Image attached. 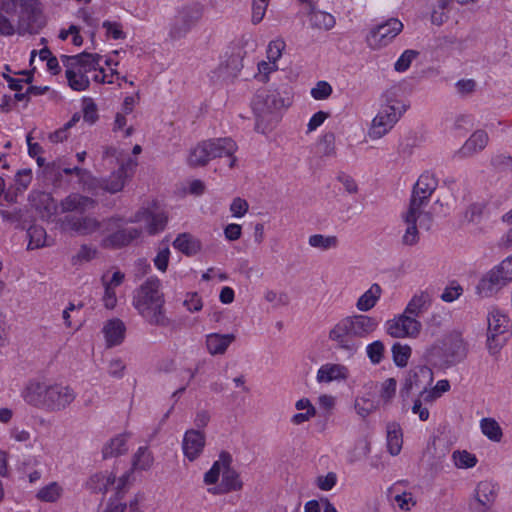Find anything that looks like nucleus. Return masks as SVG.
I'll return each mask as SVG.
<instances>
[{
  "label": "nucleus",
  "instance_id": "nucleus-54",
  "mask_svg": "<svg viewBox=\"0 0 512 512\" xmlns=\"http://www.w3.org/2000/svg\"><path fill=\"white\" fill-rule=\"evenodd\" d=\"M333 93L331 84L327 81L321 80L311 88L310 95L316 101L327 100Z\"/></svg>",
  "mask_w": 512,
  "mask_h": 512
},
{
  "label": "nucleus",
  "instance_id": "nucleus-64",
  "mask_svg": "<svg viewBox=\"0 0 512 512\" xmlns=\"http://www.w3.org/2000/svg\"><path fill=\"white\" fill-rule=\"evenodd\" d=\"M284 49L285 42L282 39L278 38L270 41L267 47V59L277 63L281 58Z\"/></svg>",
  "mask_w": 512,
  "mask_h": 512
},
{
  "label": "nucleus",
  "instance_id": "nucleus-6",
  "mask_svg": "<svg viewBox=\"0 0 512 512\" xmlns=\"http://www.w3.org/2000/svg\"><path fill=\"white\" fill-rule=\"evenodd\" d=\"M512 332V320L497 305H490L486 312V346L490 354H496L505 345Z\"/></svg>",
  "mask_w": 512,
  "mask_h": 512
},
{
  "label": "nucleus",
  "instance_id": "nucleus-14",
  "mask_svg": "<svg viewBox=\"0 0 512 512\" xmlns=\"http://www.w3.org/2000/svg\"><path fill=\"white\" fill-rule=\"evenodd\" d=\"M499 492L500 485L496 480L493 478H484L476 483L472 499L479 508L487 510L494 505Z\"/></svg>",
  "mask_w": 512,
  "mask_h": 512
},
{
  "label": "nucleus",
  "instance_id": "nucleus-17",
  "mask_svg": "<svg viewBox=\"0 0 512 512\" xmlns=\"http://www.w3.org/2000/svg\"><path fill=\"white\" fill-rule=\"evenodd\" d=\"M349 377L350 370L348 366L337 362H326L318 368L315 380L319 385H329L346 382Z\"/></svg>",
  "mask_w": 512,
  "mask_h": 512
},
{
  "label": "nucleus",
  "instance_id": "nucleus-56",
  "mask_svg": "<svg viewBox=\"0 0 512 512\" xmlns=\"http://www.w3.org/2000/svg\"><path fill=\"white\" fill-rule=\"evenodd\" d=\"M385 346L382 341L376 340L366 346V355L369 361L377 365L384 357Z\"/></svg>",
  "mask_w": 512,
  "mask_h": 512
},
{
  "label": "nucleus",
  "instance_id": "nucleus-2",
  "mask_svg": "<svg viewBox=\"0 0 512 512\" xmlns=\"http://www.w3.org/2000/svg\"><path fill=\"white\" fill-rule=\"evenodd\" d=\"M141 151L140 145H131L128 141L105 146L102 150L101 160L96 167L98 171H110V174L102 180L96 179L90 171L80 168L66 169L65 173L75 172L83 189L87 192L97 194L99 190H103L117 193L124 188L127 179L133 173L137 166L134 156L140 154Z\"/></svg>",
  "mask_w": 512,
  "mask_h": 512
},
{
  "label": "nucleus",
  "instance_id": "nucleus-13",
  "mask_svg": "<svg viewBox=\"0 0 512 512\" xmlns=\"http://www.w3.org/2000/svg\"><path fill=\"white\" fill-rule=\"evenodd\" d=\"M438 186L436 177L431 173H423L417 180L412 199L410 201V213L416 210L424 211V208Z\"/></svg>",
  "mask_w": 512,
  "mask_h": 512
},
{
  "label": "nucleus",
  "instance_id": "nucleus-48",
  "mask_svg": "<svg viewBox=\"0 0 512 512\" xmlns=\"http://www.w3.org/2000/svg\"><path fill=\"white\" fill-rule=\"evenodd\" d=\"M485 218V206L481 203L470 205L463 215V221L473 226H480L484 222Z\"/></svg>",
  "mask_w": 512,
  "mask_h": 512
},
{
  "label": "nucleus",
  "instance_id": "nucleus-62",
  "mask_svg": "<svg viewBox=\"0 0 512 512\" xmlns=\"http://www.w3.org/2000/svg\"><path fill=\"white\" fill-rule=\"evenodd\" d=\"M102 27L105 30V34L108 38L115 40L125 38L123 27L119 22L107 20L103 22Z\"/></svg>",
  "mask_w": 512,
  "mask_h": 512
},
{
  "label": "nucleus",
  "instance_id": "nucleus-20",
  "mask_svg": "<svg viewBox=\"0 0 512 512\" xmlns=\"http://www.w3.org/2000/svg\"><path fill=\"white\" fill-rule=\"evenodd\" d=\"M347 319L358 341L370 337L379 327V320L376 317L363 312L349 315Z\"/></svg>",
  "mask_w": 512,
  "mask_h": 512
},
{
  "label": "nucleus",
  "instance_id": "nucleus-25",
  "mask_svg": "<svg viewBox=\"0 0 512 512\" xmlns=\"http://www.w3.org/2000/svg\"><path fill=\"white\" fill-rule=\"evenodd\" d=\"M102 333L107 347L118 346L125 339L126 326L122 320L113 318L105 322Z\"/></svg>",
  "mask_w": 512,
  "mask_h": 512
},
{
  "label": "nucleus",
  "instance_id": "nucleus-50",
  "mask_svg": "<svg viewBox=\"0 0 512 512\" xmlns=\"http://www.w3.org/2000/svg\"><path fill=\"white\" fill-rule=\"evenodd\" d=\"M391 353L394 364L404 368L412 355V348L408 344L395 343L391 348Z\"/></svg>",
  "mask_w": 512,
  "mask_h": 512
},
{
  "label": "nucleus",
  "instance_id": "nucleus-51",
  "mask_svg": "<svg viewBox=\"0 0 512 512\" xmlns=\"http://www.w3.org/2000/svg\"><path fill=\"white\" fill-rule=\"evenodd\" d=\"M29 249H38L47 245V234L41 226L33 225L28 230Z\"/></svg>",
  "mask_w": 512,
  "mask_h": 512
},
{
  "label": "nucleus",
  "instance_id": "nucleus-60",
  "mask_svg": "<svg viewBox=\"0 0 512 512\" xmlns=\"http://www.w3.org/2000/svg\"><path fill=\"white\" fill-rule=\"evenodd\" d=\"M59 38L63 41L71 38L72 44L76 47H80L83 44L80 28L76 25H70L67 29H62L59 32Z\"/></svg>",
  "mask_w": 512,
  "mask_h": 512
},
{
  "label": "nucleus",
  "instance_id": "nucleus-59",
  "mask_svg": "<svg viewBox=\"0 0 512 512\" xmlns=\"http://www.w3.org/2000/svg\"><path fill=\"white\" fill-rule=\"evenodd\" d=\"M83 119L89 124H93L98 119L97 106L91 98H84L82 100Z\"/></svg>",
  "mask_w": 512,
  "mask_h": 512
},
{
  "label": "nucleus",
  "instance_id": "nucleus-10",
  "mask_svg": "<svg viewBox=\"0 0 512 512\" xmlns=\"http://www.w3.org/2000/svg\"><path fill=\"white\" fill-rule=\"evenodd\" d=\"M251 109L255 116V130L262 134L269 133L273 128L276 112L268 92L257 93L251 101Z\"/></svg>",
  "mask_w": 512,
  "mask_h": 512
},
{
  "label": "nucleus",
  "instance_id": "nucleus-19",
  "mask_svg": "<svg viewBox=\"0 0 512 512\" xmlns=\"http://www.w3.org/2000/svg\"><path fill=\"white\" fill-rule=\"evenodd\" d=\"M205 445L206 436L204 432L196 429H189L184 433L182 439V451L184 457L190 462H193L200 457L204 451Z\"/></svg>",
  "mask_w": 512,
  "mask_h": 512
},
{
  "label": "nucleus",
  "instance_id": "nucleus-21",
  "mask_svg": "<svg viewBox=\"0 0 512 512\" xmlns=\"http://www.w3.org/2000/svg\"><path fill=\"white\" fill-rule=\"evenodd\" d=\"M433 372L427 366H418L409 371L402 390L409 393L412 390H423L433 382Z\"/></svg>",
  "mask_w": 512,
  "mask_h": 512
},
{
  "label": "nucleus",
  "instance_id": "nucleus-41",
  "mask_svg": "<svg viewBox=\"0 0 512 512\" xmlns=\"http://www.w3.org/2000/svg\"><path fill=\"white\" fill-rule=\"evenodd\" d=\"M208 142L213 158L232 157L237 149L236 143L230 138L209 140Z\"/></svg>",
  "mask_w": 512,
  "mask_h": 512
},
{
  "label": "nucleus",
  "instance_id": "nucleus-33",
  "mask_svg": "<svg viewBox=\"0 0 512 512\" xmlns=\"http://www.w3.org/2000/svg\"><path fill=\"white\" fill-rule=\"evenodd\" d=\"M386 446L391 456L400 454L403 446V430L396 422L388 423L386 426Z\"/></svg>",
  "mask_w": 512,
  "mask_h": 512
},
{
  "label": "nucleus",
  "instance_id": "nucleus-46",
  "mask_svg": "<svg viewBox=\"0 0 512 512\" xmlns=\"http://www.w3.org/2000/svg\"><path fill=\"white\" fill-rule=\"evenodd\" d=\"M379 406V401L375 400L371 394L358 396L354 402L355 411L362 418L369 416L372 412L377 410Z\"/></svg>",
  "mask_w": 512,
  "mask_h": 512
},
{
  "label": "nucleus",
  "instance_id": "nucleus-29",
  "mask_svg": "<svg viewBox=\"0 0 512 512\" xmlns=\"http://www.w3.org/2000/svg\"><path fill=\"white\" fill-rule=\"evenodd\" d=\"M383 294V289L378 283H373L357 299L355 307L358 311L366 313L372 310Z\"/></svg>",
  "mask_w": 512,
  "mask_h": 512
},
{
  "label": "nucleus",
  "instance_id": "nucleus-36",
  "mask_svg": "<svg viewBox=\"0 0 512 512\" xmlns=\"http://www.w3.org/2000/svg\"><path fill=\"white\" fill-rule=\"evenodd\" d=\"M479 429L482 435L489 441L499 443L504 433L500 423L493 417H483L479 420Z\"/></svg>",
  "mask_w": 512,
  "mask_h": 512
},
{
  "label": "nucleus",
  "instance_id": "nucleus-4",
  "mask_svg": "<svg viewBox=\"0 0 512 512\" xmlns=\"http://www.w3.org/2000/svg\"><path fill=\"white\" fill-rule=\"evenodd\" d=\"M162 283L153 276L145 280L134 292L132 305L149 324L162 326L167 322L164 310L165 298Z\"/></svg>",
  "mask_w": 512,
  "mask_h": 512
},
{
  "label": "nucleus",
  "instance_id": "nucleus-11",
  "mask_svg": "<svg viewBox=\"0 0 512 512\" xmlns=\"http://www.w3.org/2000/svg\"><path fill=\"white\" fill-rule=\"evenodd\" d=\"M508 283L493 267L478 277L474 284V294L478 300L497 298Z\"/></svg>",
  "mask_w": 512,
  "mask_h": 512
},
{
  "label": "nucleus",
  "instance_id": "nucleus-26",
  "mask_svg": "<svg viewBox=\"0 0 512 512\" xmlns=\"http://www.w3.org/2000/svg\"><path fill=\"white\" fill-rule=\"evenodd\" d=\"M426 217L425 211L416 210L414 213H410V207L403 213L402 218L406 224V230L403 234L402 240L406 245H414L418 241V229L417 223L422 222V219Z\"/></svg>",
  "mask_w": 512,
  "mask_h": 512
},
{
  "label": "nucleus",
  "instance_id": "nucleus-18",
  "mask_svg": "<svg viewBox=\"0 0 512 512\" xmlns=\"http://www.w3.org/2000/svg\"><path fill=\"white\" fill-rule=\"evenodd\" d=\"M50 382L30 380L22 389L21 397L25 403L36 408L45 409Z\"/></svg>",
  "mask_w": 512,
  "mask_h": 512
},
{
  "label": "nucleus",
  "instance_id": "nucleus-40",
  "mask_svg": "<svg viewBox=\"0 0 512 512\" xmlns=\"http://www.w3.org/2000/svg\"><path fill=\"white\" fill-rule=\"evenodd\" d=\"M213 156L208 141L201 142L193 147L188 156V162L192 166H202L208 163Z\"/></svg>",
  "mask_w": 512,
  "mask_h": 512
},
{
  "label": "nucleus",
  "instance_id": "nucleus-55",
  "mask_svg": "<svg viewBox=\"0 0 512 512\" xmlns=\"http://www.w3.org/2000/svg\"><path fill=\"white\" fill-rule=\"evenodd\" d=\"M270 0H252L251 2V22L254 25L259 24L264 19Z\"/></svg>",
  "mask_w": 512,
  "mask_h": 512
},
{
  "label": "nucleus",
  "instance_id": "nucleus-16",
  "mask_svg": "<svg viewBox=\"0 0 512 512\" xmlns=\"http://www.w3.org/2000/svg\"><path fill=\"white\" fill-rule=\"evenodd\" d=\"M125 279L120 270L107 271L102 275L101 282L104 289L102 302L105 308L112 310L117 305V292Z\"/></svg>",
  "mask_w": 512,
  "mask_h": 512
},
{
  "label": "nucleus",
  "instance_id": "nucleus-38",
  "mask_svg": "<svg viewBox=\"0 0 512 512\" xmlns=\"http://www.w3.org/2000/svg\"><path fill=\"white\" fill-rule=\"evenodd\" d=\"M308 19L313 28L322 31L331 30L336 24V19L332 14L315 8L311 9Z\"/></svg>",
  "mask_w": 512,
  "mask_h": 512
},
{
  "label": "nucleus",
  "instance_id": "nucleus-53",
  "mask_svg": "<svg viewBox=\"0 0 512 512\" xmlns=\"http://www.w3.org/2000/svg\"><path fill=\"white\" fill-rule=\"evenodd\" d=\"M397 382L394 378L385 379L381 385L379 390V398L378 401L381 404L389 403L396 394Z\"/></svg>",
  "mask_w": 512,
  "mask_h": 512
},
{
  "label": "nucleus",
  "instance_id": "nucleus-34",
  "mask_svg": "<svg viewBox=\"0 0 512 512\" xmlns=\"http://www.w3.org/2000/svg\"><path fill=\"white\" fill-rule=\"evenodd\" d=\"M129 433H121L108 440L103 448L102 454L104 458H112L122 455L128 451Z\"/></svg>",
  "mask_w": 512,
  "mask_h": 512
},
{
  "label": "nucleus",
  "instance_id": "nucleus-22",
  "mask_svg": "<svg viewBox=\"0 0 512 512\" xmlns=\"http://www.w3.org/2000/svg\"><path fill=\"white\" fill-rule=\"evenodd\" d=\"M296 412L291 415L289 422L293 426H301L310 422L318 415L316 405L308 397H300L294 403Z\"/></svg>",
  "mask_w": 512,
  "mask_h": 512
},
{
  "label": "nucleus",
  "instance_id": "nucleus-63",
  "mask_svg": "<svg viewBox=\"0 0 512 512\" xmlns=\"http://www.w3.org/2000/svg\"><path fill=\"white\" fill-rule=\"evenodd\" d=\"M248 209H249L248 202L245 199L240 198V197L234 198L229 207V211H230L232 217L237 218V219L243 218L247 214Z\"/></svg>",
  "mask_w": 512,
  "mask_h": 512
},
{
  "label": "nucleus",
  "instance_id": "nucleus-37",
  "mask_svg": "<svg viewBox=\"0 0 512 512\" xmlns=\"http://www.w3.org/2000/svg\"><path fill=\"white\" fill-rule=\"evenodd\" d=\"M63 494V486L59 482L52 481L37 490L36 498L41 502L55 503L62 498Z\"/></svg>",
  "mask_w": 512,
  "mask_h": 512
},
{
  "label": "nucleus",
  "instance_id": "nucleus-7",
  "mask_svg": "<svg viewBox=\"0 0 512 512\" xmlns=\"http://www.w3.org/2000/svg\"><path fill=\"white\" fill-rule=\"evenodd\" d=\"M100 55L83 53L77 56L64 57L66 78L69 86L75 91H84L89 86L88 73L96 70L99 65Z\"/></svg>",
  "mask_w": 512,
  "mask_h": 512
},
{
  "label": "nucleus",
  "instance_id": "nucleus-28",
  "mask_svg": "<svg viewBox=\"0 0 512 512\" xmlns=\"http://www.w3.org/2000/svg\"><path fill=\"white\" fill-rule=\"evenodd\" d=\"M387 495L390 501L401 511L409 512L417 504L414 494L410 491H401L397 484H393L387 489Z\"/></svg>",
  "mask_w": 512,
  "mask_h": 512
},
{
  "label": "nucleus",
  "instance_id": "nucleus-57",
  "mask_svg": "<svg viewBox=\"0 0 512 512\" xmlns=\"http://www.w3.org/2000/svg\"><path fill=\"white\" fill-rule=\"evenodd\" d=\"M337 399L329 393H321L316 398L317 410L323 414H330L336 407Z\"/></svg>",
  "mask_w": 512,
  "mask_h": 512
},
{
  "label": "nucleus",
  "instance_id": "nucleus-24",
  "mask_svg": "<svg viewBox=\"0 0 512 512\" xmlns=\"http://www.w3.org/2000/svg\"><path fill=\"white\" fill-rule=\"evenodd\" d=\"M173 248L187 257H193L202 251V241L191 233H180L172 242Z\"/></svg>",
  "mask_w": 512,
  "mask_h": 512
},
{
  "label": "nucleus",
  "instance_id": "nucleus-44",
  "mask_svg": "<svg viewBox=\"0 0 512 512\" xmlns=\"http://www.w3.org/2000/svg\"><path fill=\"white\" fill-rule=\"evenodd\" d=\"M271 105L274 107L275 112L289 108L293 103V95L290 88L281 90H274L268 92Z\"/></svg>",
  "mask_w": 512,
  "mask_h": 512
},
{
  "label": "nucleus",
  "instance_id": "nucleus-43",
  "mask_svg": "<svg viewBox=\"0 0 512 512\" xmlns=\"http://www.w3.org/2000/svg\"><path fill=\"white\" fill-rule=\"evenodd\" d=\"M129 115L123 112H117L112 126V131L116 137L128 139L135 133V127L129 122Z\"/></svg>",
  "mask_w": 512,
  "mask_h": 512
},
{
  "label": "nucleus",
  "instance_id": "nucleus-9",
  "mask_svg": "<svg viewBox=\"0 0 512 512\" xmlns=\"http://www.w3.org/2000/svg\"><path fill=\"white\" fill-rule=\"evenodd\" d=\"M403 27V23L398 18H389L374 25L366 37L368 46L372 49L388 46L402 32Z\"/></svg>",
  "mask_w": 512,
  "mask_h": 512
},
{
  "label": "nucleus",
  "instance_id": "nucleus-1",
  "mask_svg": "<svg viewBox=\"0 0 512 512\" xmlns=\"http://www.w3.org/2000/svg\"><path fill=\"white\" fill-rule=\"evenodd\" d=\"M66 227L81 234L93 233L103 230L110 233L103 239L107 247H122L143 235H156L162 232L168 223L167 213L161 209L157 202L151 201L141 206L129 219L110 218L103 224L95 219L85 217L77 220L66 219Z\"/></svg>",
  "mask_w": 512,
  "mask_h": 512
},
{
  "label": "nucleus",
  "instance_id": "nucleus-23",
  "mask_svg": "<svg viewBox=\"0 0 512 512\" xmlns=\"http://www.w3.org/2000/svg\"><path fill=\"white\" fill-rule=\"evenodd\" d=\"M234 341L235 335L232 333H209L205 336V348L212 356L223 355Z\"/></svg>",
  "mask_w": 512,
  "mask_h": 512
},
{
  "label": "nucleus",
  "instance_id": "nucleus-12",
  "mask_svg": "<svg viewBox=\"0 0 512 512\" xmlns=\"http://www.w3.org/2000/svg\"><path fill=\"white\" fill-rule=\"evenodd\" d=\"M328 338L338 349L351 354L355 353L361 346V341L356 339L347 316L332 326Z\"/></svg>",
  "mask_w": 512,
  "mask_h": 512
},
{
  "label": "nucleus",
  "instance_id": "nucleus-30",
  "mask_svg": "<svg viewBox=\"0 0 512 512\" xmlns=\"http://www.w3.org/2000/svg\"><path fill=\"white\" fill-rule=\"evenodd\" d=\"M95 205L96 202L92 198L73 193L62 201L61 209L62 211L83 213L92 210Z\"/></svg>",
  "mask_w": 512,
  "mask_h": 512
},
{
  "label": "nucleus",
  "instance_id": "nucleus-32",
  "mask_svg": "<svg viewBox=\"0 0 512 512\" xmlns=\"http://www.w3.org/2000/svg\"><path fill=\"white\" fill-rule=\"evenodd\" d=\"M488 140V134L484 130H477L465 141L459 153L463 157L472 156L482 151L488 144Z\"/></svg>",
  "mask_w": 512,
  "mask_h": 512
},
{
  "label": "nucleus",
  "instance_id": "nucleus-5",
  "mask_svg": "<svg viewBox=\"0 0 512 512\" xmlns=\"http://www.w3.org/2000/svg\"><path fill=\"white\" fill-rule=\"evenodd\" d=\"M206 491L214 496H221L243 489L244 483L240 473L232 467L230 457L221 454L203 475Z\"/></svg>",
  "mask_w": 512,
  "mask_h": 512
},
{
  "label": "nucleus",
  "instance_id": "nucleus-39",
  "mask_svg": "<svg viewBox=\"0 0 512 512\" xmlns=\"http://www.w3.org/2000/svg\"><path fill=\"white\" fill-rule=\"evenodd\" d=\"M115 482L113 471H101L93 474L87 481V487L95 492H106Z\"/></svg>",
  "mask_w": 512,
  "mask_h": 512
},
{
  "label": "nucleus",
  "instance_id": "nucleus-27",
  "mask_svg": "<svg viewBox=\"0 0 512 512\" xmlns=\"http://www.w3.org/2000/svg\"><path fill=\"white\" fill-rule=\"evenodd\" d=\"M432 304V295L429 291H417L407 302L404 312L419 319L421 315L426 313Z\"/></svg>",
  "mask_w": 512,
  "mask_h": 512
},
{
  "label": "nucleus",
  "instance_id": "nucleus-47",
  "mask_svg": "<svg viewBox=\"0 0 512 512\" xmlns=\"http://www.w3.org/2000/svg\"><path fill=\"white\" fill-rule=\"evenodd\" d=\"M453 0H433L430 19L434 25H442L448 19L449 6Z\"/></svg>",
  "mask_w": 512,
  "mask_h": 512
},
{
  "label": "nucleus",
  "instance_id": "nucleus-52",
  "mask_svg": "<svg viewBox=\"0 0 512 512\" xmlns=\"http://www.w3.org/2000/svg\"><path fill=\"white\" fill-rule=\"evenodd\" d=\"M418 56L419 52L416 50L407 49L403 51L394 63V70L399 73L406 72Z\"/></svg>",
  "mask_w": 512,
  "mask_h": 512
},
{
  "label": "nucleus",
  "instance_id": "nucleus-49",
  "mask_svg": "<svg viewBox=\"0 0 512 512\" xmlns=\"http://www.w3.org/2000/svg\"><path fill=\"white\" fill-rule=\"evenodd\" d=\"M153 455L147 447H140L133 456L132 467L134 470L145 471L152 467Z\"/></svg>",
  "mask_w": 512,
  "mask_h": 512
},
{
  "label": "nucleus",
  "instance_id": "nucleus-35",
  "mask_svg": "<svg viewBox=\"0 0 512 512\" xmlns=\"http://www.w3.org/2000/svg\"><path fill=\"white\" fill-rule=\"evenodd\" d=\"M102 57L100 56L99 65L96 66V70H93L95 73L93 75V79L98 83H107L112 84L118 78L116 72L117 62L112 57H107L104 60L106 67L101 65Z\"/></svg>",
  "mask_w": 512,
  "mask_h": 512
},
{
  "label": "nucleus",
  "instance_id": "nucleus-45",
  "mask_svg": "<svg viewBox=\"0 0 512 512\" xmlns=\"http://www.w3.org/2000/svg\"><path fill=\"white\" fill-rule=\"evenodd\" d=\"M308 244L312 248L328 251L338 247L339 239L335 235L313 234L309 236Z\"/></svg>",
  "mask_w": 512,
  "mask_h": 512
},
{
  "label": "nucleus",
  "instance_id": "nucleus-15",
  "mask_svg": "<svg viewBox=\"0 0 512 512\" xmlns=\"http://www.w3.org/2000/svg\"><path fill=\"white\" fill-rule=\"evenodd\" d=\"M75 397L74 390L69 386L50 382L45 409L49 411L63 410L75 400Z\"/></svg>",
  "mask_w": 512,
  "mask_h": 512
},
{
  "label": "nucleus",
  "instance_id": "nucleus-31",
  "mask_svg": "<svg viewBox=\"0 0 512 512\" xmlns=\"http://www.w3.org/2000/svg\"><path fill=\"white\" fill-rule=\"evenodd\" d=\"M450 460L453 467L458 470H471L479 463V458L474 452L463 448L454 449Z\"/></svg>",
  "mask_w": 512,
  "mask_h": 512
},
{
  "label": "nucleus",
  "instance_id": "nucleus-61",
  "mask_svg": "<svg viewBox=\"0 0 512 512\" xmlns=\"http://www.w3.org/2000/svg\"><path fill=\"white\" fill-rule=\"evenodd\" d=\"M266 302L270 303L273 307H280L288 304V297L285 293L268 289L263 295Z\"/></svg>",
  "mask_w": 512,
  "mask_h": 512
},
{
  "label": "nucleus",
  "instance_id": "nucleus-8",
  "mask_svg": "<svg viewBox=\"0 0 512 512\" xmlns=\"http://www.w3.org/2000/svg\"><path fill=\"white\" fill-rule=\"evenodd\" d=\"M422 322L404 311L384 323L385 332L396 339H416L422 332Z\"/></svg>",
  "mask_w": 512,
  "mask_h": 512
},
{
  "label": "nucleus",
  "instance_id": "nucleus-58",
  "mask_svg": "<svg viewBox=\"0 0 512 512\" xmlns=\"http://www.w3.org/2000/svg\"><path fill=\"white\" fill-rule=\"evenodd\" d=\"M500 276L508 283H512V253L492 266Z\"/></svg>",
  "mask_w": 512,
  "mask_h": 512
},
{
  "label": "nucleus",
  "instance_id": "nucleus-3",
  "mask_svg": "<svg viewBox=\"0 0 512 512\" xmlns=\"http://www.w3.org/2000/svg\"><path fill=\"white\" fill-rule=\"evenodd\" d=\"M409 103L398 88L387 89L381 97V105L372 118L367 137L376 141L386 136L406 113Z\"/></svg>",
  "mask_w": 512,
  "mask_h": 512
},
{
  "label": "nucleus",
  "instance_id": "nucleus-42",
  "mask_svg": "<svg viewBox=\"0 0 512 512\" xmlns=\"http://www.w3.org/2000/svg\"><path fill=\"white\" fill-rule=\"evenodd\" d=\"M183 309L190 314H197L203 310L204 300L197 291H187L182 294L180 299Z\"/></svg>",
  "mask_w": 512,
  "mask_h": 512
}]
</instances>
